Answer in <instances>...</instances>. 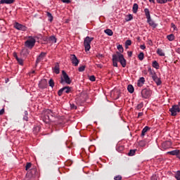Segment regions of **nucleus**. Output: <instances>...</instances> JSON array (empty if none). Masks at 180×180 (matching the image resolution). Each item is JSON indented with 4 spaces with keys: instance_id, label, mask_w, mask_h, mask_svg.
Returning a JSON list of instances; mask_svg holds the SVG:
<instances>
[{
    "instance_id": "31",
    "label": "nucleus",
    "mask_w": 180,
    "mask_h": 180,
    "mask_svg": "<svg viewBox=\"0 0 180 180\" xmlns=\"http://www.w3.org/2000/svg\"><path fill=\"white\" fill-rule=\"evenodd\" d=\"M152 65L153 68H156V70H158V68H160V65L158 63L157 61H153Z\"/></svg>"
},
{
    "instance_id": "12",
    "label": "nucleus",
    "mask_w": 180,
    "mask_h": 180,
    "mask_svg": "<svg viewBox=\"0 0 180 180\" xmlns=\"http://www.w3.org/2000/svg\"><path fill=\"white\" fill-rule=\"evenodd\" d=\"M42 120L44 123H50L51 122V119H50V115H46L45 112L44 116L42 117Z\"/></svg>"
},
{
    "instance_id": "32",
    "label": "nucleus",
    "mask_w": 180,
    "mask_h": 180,
    "mask_svg": "<svg viewBox=\"0 0 180 180\" xmlns=\"http://www.w3.org/2000/svg\"><path fill=\"white\" fill-rule=\"evenodd\" d=\"M132 19H133V15L129 14V15H127L125 20H126V22H130V20H132Z\"/></svg>"
},
{
    "instance_id": "25",
    "label": "nucleus",
    "mask_w": 180,
    "mask_h": 180,
    "mask_svg": "<svg viewBox=\"0 0 180 180\" xmlns=\"http://www.w3.org/2000/svg\"><path fill=\"white\" fill-rule=\"evenodd\" d=\"M40 132V127L39 126H35L33 128V133L34 134H37V133Z\"/></svg>"
},
{
    "instance_id": "44",
    "label": "nucleus",
    "mask_w": 180,
    "mask_h": 180,
    "mask_svg": "<svg viewBox=\"0 0 180 180\" xmlns=\"http://www.w3.org/2000/svg\"><path fill=\"white\" fill-rule=\"evenodd\" d=\"M175 178L177 180H180V171H177V172L175 174Z\"/></svg>"
},
{
    "instance_id": "5",
    "label": "nucleus",
    "mask_w": 180,
    "mask_h": 180,
    "mask_svg": "<svg viewBox=\"0 0 180 180\" xmlns=\"http://www.w3.org/2000/svg\"><path fill=\"white\" fill-rule=\"evenodd\" d=\"M169 112L172 116H176L180 112V108L178 105H172V108L169 109Z\"/></svg>"
},
{
    "instance_id": "42",
    "label": "nucleus",
    "mask_w": 180,
    "mask_h": 180,
    "mask_svg": "<svg viewBox=\"0 0 180 180\" xmlns=\"http://www.w3.org/2000/svg\"><path fill=\"white\" fill-rule=\"evenodd\" d=\"M32 167V163L27 162L26 166H25V171H27L28 169H30Z\"/></svg>"
},
{
    "instance_id": "21",
    "label": "nucleus",
    "mask_w": 180,
    "mask_h": 180,
    "mask_svg": "<svg viewBox=\"0 0 180 180\" xmlns=\"http://www.w3.org/2000/svg\"><path fill=\"white\" fill-rule=\"evenodd\" d=\"M148 130H150V127H145L142 129L141 137H144V136H146V133L148 132Z\"/></svg>"
},
{
    "instance_id": "35",
    "label": "nucleus",
    "mask_w": 180,
    "mask_h": 180,
    "mask_svg": "<svg viewBox=\"0 0 180 180\" xmlns=\"http://www.w3.org/2000/svg\"><path fill=\"white\" fill-rule=\"evenodd\" d=\"M49 40L52 41V43H57V39L54 36L50 37Z\"/></svg>"
},
{
    "instance_id": "36",
    "label": "nucleus",
    "mask_w": 180,
    "mask_h": 180,
    "mask_svg": "<svg viewBox=\"0 0 180 180\" xmlns=\"http://www.w3.org/2000/svg\"><path fill=\"white\" fill-rule=\"evenodd\" d=\"M49 84L51 88H54V80H53V79H49Z\"/></svg>"
},
{
    "instance_id": "37",
    "label": "nucleus",
    "mask_w": 180,
    "mask_h": 180,
    "mask_svg": "<svg viewBox=\"0 0 180 180\" xmlns=\"http://www.w3.org/2000/svg\"><path fill=\"white\" fill-rule=\"evenodd\" d=\"M143 106H144V104L143 103H140L136 105V109H137V110H140V109L143 108Z\"/></svg>"
},
{
    "instance_id": "56",
    "label": "nucleus",
    "mask_w": 180,
    "mask_h": 180,
    "mask_svg": "<svg viewBox=\"0 0 180 180\" xmlns=\"http://www.w3.org/2000/svg\"><path fill=\"white\" fill-rule=\"evenodd\" d=\"M13 57H15V58L16 60H18V58H19L18 57V53H16V52H14V53H13Z\"/></svg>"
},
{
    "instance_id": "28",
    "label": "nucleus",
    "mask_w": 180,
    "mask_h": 180,
    "mask_svg": "<svg viewBox=\"0 0 180 180\" xmlns=\"http://www.w3.org/2000/svg\"><path fill=\"white\" fill-rule=\"evenodd\" d=\"M63 88V92H65V94H70L71 92V87L70 86H65Z\"/></svg>"
},
{
    "instance_id": "14",
    "label": "nucleus",
    "mask_w": 180,
    "mask_h": 180,
    "mask_svg": "<svg viewBox=\"0 0 180 180\" xmlns=\"http://www.w3.org/2000/svg\"><path fill=\"white\" fill-rule=\"evenodd\" d=\"M45 115H47L48 116H51V117H54L56 116V112H53V110L48 109L45 111Z\"/></svg>"
},
{
    "instance_id": "22",
    "label": "nucleus",
    "mask_w": 180,
    "mask_h": 180,
    "mask_svg": "<svg viewBox=\"0 0 180 180\" xmlns=\"http://www.w3.org/2000/svg\"><path fill=\"white\" fill-rule=\"evenodd\" d=\"M116 150H117V151H118V153H122V151H123V150H124V146L117 145Z\"/></svg>"
},
{
    "instance_id": "9",
    "label": "nucleus",
    "mask_w": 180,
    "mask_h": 180,
    "mask_svg": "<svg viewBox=\"0 0 180 180\" xmlns=\"http://www.w3.org/2000/svg\"><path fill=\"white\" fill-rule=\"evenodd\" d=\"M15 29H17V30H22V32H26L27 30V27L19 22H15L14 25Z\"/></svg>"
},
{
    "instance_id": "50",
    "label": "nucleus",
    "mask_w": 180,
    "mask_h": 180,
    "mask_svg": "<svg viewBox=\"0 0 180 180\" xmlns=\"http://www.w3.org/2000/svg\"><path fill=\"white\" fill-rule=\"evenodd\" d=\"M114 179H115V180H122V176H121V175L115 176L114 177Z\"/></svg>"
},
{
    "instance_id": "17",
    "label": "nucleus",
    "mask_w": 180,
    "mask_h": 180,
    "mask_svg": "<svg viewBox=\"0 0 180 180\" xmlns=\"http://www.w3.org/2000/svg\"><path fill=\"white\" fill-rule=\"evenodd\" d=\"M147 22L150 26H151V27H153V29H155V27H157V24H155V22H154V21L151 20V18L148 19Z\"/></svg>"
},
{
    "instance_id": "52",
    "label": "nucleus",
    "mask_w": 180,
    "mask_h": 180,
    "mask_svg": "<svg viewBox=\"0 0 180 180\" xmlns=\"http://www.w3.org/2000/svg\"><path fill=\"white\" fill-rule=\"evenodd\" d=\"M168 2V0H160L159 1V4H167Z\"/></svg>"
},
{
    "instance_id": "11",
    "label": "nucleus",
    "mask_w": 180,
    "mask_h": 180,
    "mask_svg": "<svg viewBox=\"0 0 180 180\" xmlns=\"http://www.w3.org/2000/svg\"><path fill=\"white\" fill-rule=\"evenodd\" d=\"M39 88L41 89H46V88H47V79H41L39 83Z\"/></svg>"
},
{
    "instance_id": "20",
    "label": "nucleus",
    "mask_w": 180,
    "mask_h": 180,
    "mask_svg": "<svg viewBox=\"0 0 180 180\" xmlns=\"http://www.w3.org/2000/svg\"><path fill=\"white\" fill-rule=\"evenodd\" d=\"M157 54L160 56V57H165V53H164V51L161 49H157Z\"/></svg>"
},
{
    "instance_id": "13",
    "label": "nucleus",
    "mask_w": 180,
    "mask_h": 180,
    "mask_svg": "<svg viewBox=\"0 0 180 180\" xmlns=\"http://www.w3.org/2000/svg\"><path fill=\"white\" fill-rule=\"evenodd\" d=\"M171 146H172V143L169 141L163 142L162 144V146L163 147V148H165V150H167V148H169Z\"/></svg>"
},
{
    "instance_id": "10",
    "label": "nucleus",
    "mask_w": 180,
    "mask_h": 180,
    "mask_svg": "<svg viewBox=\"0 0 180 180\" xmlns=\"http://www.w3.org/2000/svg\"><path fill=\"white\" fill-rule=\"evenodd\" d=\"M46 56H47V53L41 52L37 58L36 65H37V64H39L40 62L43 61Z\"/></svg>"
},
{
    "instance_id": "62",
    "label": "nucleus",
    "mask_w": 180,
    "mask_h": 180,
    "mask_svg": "<svg viewBox=\"0 0 180 180\" xmlns=\"http://www.w3.org/2000/svg\"><path fill=\"white\" fill-rule=\"evenodd\" d=\"M148 44L153 46V41H151V39L148 40Z\"/></svg>"
},
{
    "instance_id": "23",
    "label": "nucleus",
    "mask_w": 180,
    "mask_h": 180,
    "mask_svg": "<svg viewBox=\"0 0 180 180\" xmlns=\"http://www.w3.org/2000/svg\"><path fill=\"white\" fill-rule=\"evenodd\" d=\"M167 39L169 41H174V40H175V35H174V34H169L167 36Z\"/></svg>"
},
{
    "instance_id": "40",
    "label": "nucleus",
    "mask_w": 180,
    "mask_h": 180,
    "mask_svg": "<svg viewBox=\"0 0 180 180\" xmlns=\"http://www.w3.org/2000/svg\"><path fill=\"white\" fill-rule=\"evenodd\" d=\"M148 72H150L151 77L153 78L155 75H156L157 74H155V72L151 70V68L148 69Z\"/></svg>"
},
{
    "instance_id": "45",
    "label": "nucleus",
    "mask_w": 180,
    "mask_h": 180,
    "mask_svg": "<svg viewBox=\"0 0 180 180\" xmlns=\"http://www.w3.org/2000/svg\"><path fill=\"white\" fill-rule=\"evenodd\" d=\"M16 60H17L18 63L20 64V65H23V59L18 58Z\"/></svg>"
},
{
    "instance_id": "7",
    "label": "nucleus",
    "mask_w": 180,
    "mask_h": 180,
    "mask_svg": "<svg viewBox=\"0 0 180 180\" xmlns=\"http://www.w3.org/2000/svg\"><path fill=\"white\" fill-rule=\"evenodd\" d=\"M36 174H37V169H32L30 172H29L26 176L29 178V179L33 180L36 178Z\"/></svg>"
},
{
    "instance_id": "18",
    "label": "nucleus",
    "mask_w": 180,
    "mask_h": 180,
    "mask_svg": "<svg viewBox=\"0 0 180 180\" xmlns=\"http://www.w3.org/2000/svg\"><path fill=\"white\" fill-rule=\"evenodd\" d=\"M13 2H15V0H0V5L4 4L11 5V4H13Z\"/></svg>"
},
{
    "instance_id": "57",
    "label": "nucleus",
    "mask_w": 180,
    "mask_h": 180,
    "mask_svg": "<svg viewBox=\"0 0 180 180\" xmlns=\"http://www.w3.org/2000/svg\"><path fill=\"white\" fill-rule=\"evenodd\" d=\"M143 115H144V113H143V112H139V114H138V119H139V117H141V116H143Z\"/></svg>"
},
{
    "instance_id": "53",
    "label": "nucleus",
    "mask_w": 180,
    "mask_h": 180,
    "mask_svg": "<svg viewBox=\"0 0 180 180\" xmlns=\"http://www.w3.org/2000/svg\"><path fill=\"white\" fill-rule=\"evenodd\" d=\"M70 108L71 109H77V105H75V104H70Z\"/></svg>"
},
{
    "instance_id": "30",
    "label": "nucleus",
    "mask_w": 180,
    "mask_h": 180,
    "mask_svg": "<svg viewBox=\"0 0 180 180\" xmlns=\"http://www.w3.org/2000/svg\"><path fill=\"white\" fill-rule=\"evenodd\" d=\"M138 58H139V60H140V61H143V60H144V53L141 52V53L138 55Z\"/></svg>"
},
{
    "instance_id": "3",
    "label": "nucleus",
    "mask_w": 180,
    "mask_h": 180,
    "mask_svg": "<svg viewBox=\"0 0 180 180\" xmlns=\"http://www.w3.org/2000/svg\"><path fill=\"white\" fill-rule=\"evenodd\" d=\"M60 82L61 84H64V82H65V84H68V85H70V84L72 82L71 79H70V77L68 75H67V72H65V70L62 71V77H60Z\"/></svg>"
},
{
    "instance_id": "55",
    "label": "nucleus",
    "mask_w": 180,
    "mask_h": 180,
    "mask_svg": "<svg viewBox=\"0 0 180 180\" xmlns=\"http://www.w3.org/2000/svg\"><path fill=\"white\" fill-rule=\"evenodd\" d=\"M5 113V109L2 108L1 110H0V115H2Z\"/></svg>"
},
{
    "instance_id": "24",
    "label": "nucleus",
    "mask_w": 180,
    "mask_h": 180,
    "mask_svg": "<svg viewBox=\"0 0 180 180\" xmlns=\"http://www.w3.org/2000/svg\"><path fill=\"white\" fill-rule=\"evenodd\" d=\"M167 154H169L170 155H178V154H179V150H172L168 152Z\"/></svg>"
},
{
    "instance_id": "19",
    "label": "nucleus",
    "mask_w": 180,
    "mask_h": 180,
    "mask_svg": "<svg viewBox=\"0 0 180 180\" xmlns=\"http://www.w3.org/2000/svg\"><path fill=\"white\" fill-rule=\"evenodd\" d=\"M145 15L146 17V19H151V15H150V10L148 8H145L144 9Z\"/></svg>"
},
{
    "instance_id": "48",
    "label": "nucleus",
    "mask_w": 180,
    "mask_h": 180,
    "mask_svg": "<svg viewBox=\"0 0 180 180\" xmlns=\"http://www.w3.org/2000/svg\"><path fill=\"white\" fill-rule=\"evenodd\" d=\"M126 46H131V40L127 39L125 42Z\"/></svg>"
},
{
    "instance_id": "4",
    "label": "nucleus",
    "mask_w": 180,
    "mask_h": 180,
    "mask_svg": "<svg viewBox=\"0 0 180 180\" xmlns=\"http://www.w3.org/2000/svg\"><path fill=\"white\" fill-rule=\"evenodd\" d=\"M94 40V37H86L84 40V46L85 51H89L91 50V43Z\"/></svg>"
},
{
    "instance_id": "16",
    "label": "nucleus",
    "mask_w": 180,
    "mask_h": 180,
    "mask_svg": "<svg viewBox=\"0 0 180 180\" xmlns=\"http://www.w3.org/2000/svg\"><path fill=\"white\" fill-rule=\"evenodd\" d=\"M53 72H55V74H60V64L58 63H55Z\"/></svg>"
},
{
    "instance_id": "27",
    "label": "nucleus",
    "mask_w": 180,
    "mask_h": 180,
    "mask_svg": "<svg viewBox=\"0 0 180 180\" xmlns=\"http://www.w3.org/2000/svg\"><path fill=\"white\" fill-rule=\"evenodd\" d=\"M105 33L108 34V36H113V31L110 29H107L104 30Z\"/></svg>"
},
{
    "instance_id": "33",
    "label": "nucleus",
    "mask_w": 180,
    "mask_h": 180,
    "mask_svg": "<svg viewBox=\"0 0 180 180\" xmlns=\"http://www.w3.org/2000/svg\"><path fill=\"white\" fill-rule=\"evenodd\" d=\"M117 50H119L120 54H122V53H123V51H124V49H123V46H122L120 44L117 46Z\"/></svg>"
},
{
    "instance_id": "63",
    "label": "nucleus",
    "mask_w": 180,
    "mask_h": 180,
    "mask_svg": "<svg viewBox=\"0 0 180 180\" xmlns=\"http://www.w3.org/2000/svg\"><path fill=\"white\" fill-rule=\"evenodd\" d=\"M139 144H140V146H144V142L143 141H141L139 143Z\"/></svg>"
},
{
    "instance_id": "38",
    "label": "nucleus",
    "mask_w": 180,
    "mask_h": 180,
    "mask_svg": "<svg viewBox=\"0 0 180 180\" xmlns=\"http://www.w3.org/2000/svg\"><path fill=\"white\" fill-rule=\"evenodd\" d=\"M46 16L49 18V21L53 22V15L50 12H46Z\"/></svg>"
},
{
    "instance_id": "39",
    "label": "nucleus",
    "mask_w": 180,
    "mask_h": 180,
    "mask_svg": "<svg viewBox=\"0 0 180 180\" xmlns=\"http://www.w3.org/2000/svg\"><path fill=\"white\" fill-rule=\"evenodd\" d=\"M134 154H136V150H130L128 153V155L132 157V155H134Z\"/></svg>"
},
{
    "instance_id": "43",
    "label": "nucleus",
    "mask_w": 180,
    "mask_h": 180,
    "mask_svg": "<svg viewBox=\"0 0 180 180\" xmlns=\"http://www.w3.org/2000/svg\"><path fill=\"white\" fill-rule=\"evenodd\" d=\"M85 68H86V66L82 65L79 68L78 70L79 72H83V71H85Z\"/></svg>"
},
{
    "instance_id": "15",
    "label": "nucleus",
    "mask_w": 180,
    "mask_h": 180,
    "mask_svg": "<svg viewBox=\"0 0 180 180\" xmlns=\"http://www.w3.org/2000/svg\"><path fill=\"white\" fill-rule=\"evenodd\" d=\"M144 82H146V79H144V77H140L138 80L137 86L141 87L144 85Z\"/></svg>"
},
{
    "instance_id": "6",
    "label": "nucleus",
    "mask_w": 180,
    "mask_h": 180,
    "mask_svg": "<svg viewBox=\"0 0 180 180\" xmlns=\"http://www.w3.org/2000/svg\"><path fill=\"white\" fill-rule=\"evenodd\" d=\"M141 96L143 98V99H148L150 96H151V90L150 89H143L141 92Z\"/></svg>"
},
{
    "instance_id": "34",
    "label": "nucleus",
    "mask_w": 180,
    "mask_h": 180,
    "mask_svg": "<svg viewBox=\"0 0 180 180\" xmlns=\"http://www.w3.org/2000/svg\"><path fill=\"white\" fill-rule=\"evenodd\" d=\"M154 82H155V84L158 86H160V85H161V84H162V82H161V79H160L158 77L155 80H154Z\"/></svg>"
},
{
    "instance_id": "26",
    "label": "nucleus",
    "mask_w": 180,
    "mask_h": 180,
    "mask_svg": "<svg viewBox=\"0 0 180 180\" xmlns=\"http://www.w3.org/2000/svg\"><path fill=\"white\" fill-rule=\"evenodd\" d=\"M127 90L130 94H133V92H134V87H133V85L129 84L127 86Z\"/></svg>"
},
{
    "instance_id": "61",
    "label": "nucleus",
    "mask_w": 180,
    "mask_h": 180,
    "mask_svg": "<svg viewBox=\"0 0 180 180\" xmlns=\"http://www.w3.org/2000/svg\"><path fill=\"white\" fill-rule=\"evenodd\" d=\"M150 180H157V176H152Z\"/></svg>"
},
{
    "instance_id": "2",
    "label": "nucleus",
    "mask_w": 180,
    "mask_h": 180,
    "mask_svg": "<svg viewBox=\"0 0 180 180\" xmlns=\"http://www.w3.org/2000/svg\"><path fill=\"white\" fill-rule=\"evenodd\" d=\"M34 44H36V39L32 36L28 37V39L25 42V46L27 49H33Z\"/></svg>"
},
{
    "instance_id": "64",
    "label": "nucleus",
    "mask_w": 180,
    "mask_h": 180,
    "mask_svg": "<svg viewBox=\"0 0 180 180\" xmlns=\"http://www.w3.org/2000/svg\"><path fill=\"white\" fill-rule=\"evenodd\" d=\"M149 2H152V4H155V0H149Z\"/></svg>"
},
{
    "instance_id": "46",
    "label": "nucleus",
    "mask_w": 180,
    "mask_h": 180,
    "mask_svg": "<svg viewBox=\"0 0 180 180\" xmlns=\"http://www.w3.org/2000/svg\"><path fill=\"white\" fill-rule=\"evenodd\" d=\"M63 92H64V89L63 88H62L60 90H58V96H61V95H63Z\"/></svg>"
},
{
    "instance_id": "8",
    "label": "nucleus",
    "mask_w": 180,
    "mask_h": 180,
    "mask_svg": "<svg viewBox=\"0 0 180 180\" xmlns=\"http://www.w3.org/2000/svg\"><path fill=\"white\" fill-rule=\"evenodd\" d=\"M70 60L71 63L75 67H77V65L79 64V60H78V58L75 54L70 55Z\"/></svg>"
},
{
    "instance_id": "41",
    "label": "nucleus",
    "mask_w": 180,
    "mask_h": 180,
    "mask_svg": "<svg viewBox=\"0 0 180 180\" xmlns=\"http://www.w3.org/2000/svg\"><path fill=\"white\" fill-rule=\"evenodd\" d=\"M148 72H150L151 77L153 78L155 75H156L157 74H155V72L151 70V68L148 69Z\"/></svg>"
},
{
    "instance_id": "60",
    "label": "nucleus",
    "mask_w": 180,
    "mask_h": 180,
    "mask_svg": "<svg viewBox=\"0 0 180 180\" xmlns=\"http://www.w3.org/2000/svg\"><path fill=\"white\" fill-rule=\"evenodd\" d=\"M158 78V77L156 75L153 76V77H152V79H153V81H155Z\"/></svg>"
},
{
    "instance_id": "49",
    "label": "nucleus",
    "mask_w": 180,
    "mask_h": 180,
    "mask_svg": "<svg viewBox=\"0 0 180 180\" xmlns=\"http://www.w3.org/2000/svg\"><path fill=\"white\" fill-rule=\"evenodd\" d=\"M89 79H90V81H91L92 82H94V81H96V78L95 77V76L91 75V76H90Z\"/></svg>"
},
{
    "instance_id": "51",
    "label": "nucleus",
    "mask_w": 180,
    "mask_h": 180,
    "mask_svg": "<svg viewBox=\"0 0 180 180\" xmlns=\"http://www.w3.org/2000/svg\"><path fill=\"white\" fill-rule=\"evenodd\" d=\"M63 4H71V0H61Z\"/></svg>"
},
{
    "instance_id": "54",
    "label": "nucleus",
    "mask_w": 180,
    "mask_h": 180,
    "mask_svg": "<svg viewBox=\"0 0 180 180\" xmlns=\"http://www.w3.org/2000/svg\"><path fill=\"white\" fill-rule=\"evenodd\" d=\"M96 57H97L98 58H103V55H102V54H101V53H98V54L96 55Z\"/></svg>"
},
{
    "instance_id": "59",
    "label": "nucleus",
    "mask_w": 180,
    "mask_h": 180,
    "mask_svg": "<svg viewBox=\"0 0 180 180\" xmlns=\"http://www.w3.org/2000/svg\"><path fill=\"white\" fill-rule=\"evenodd\" d=\"M131 56H133V52H131V51H128V56H129V57H131Z\"/></svg>"
},
{
    "instance_id": "47",
    "label": "nucleus",
    "mask_w": 180,
    "mask_h": 180,
    "mask_svg": "<svg viewBox=\"0 0 180 180\" xmlns=\"http://www.w3.org/2000/svg\"><path fill=\"white\" fill-rule=\"evenodd\" d=\"M25 115L23 120H25V122H27L29 120V117H27V111H25Z\"/></svg>"
},
{
    "instance_id": "1",
    "label": "nucleus",
    "mask_w": 180,
    "mask_h": 180,
    "mask_svg": "<svg viewBox=\"0 0 180 180\" xmlns=\"http://www.w3.org/2000/svg\"><path fill=\"white\" fill-rule=\"evenodd\" d=\"M117 61H119V63H120V64L123 68H126L127 62L124 59V56H123V54L120 53V52H119V51H117L116 54L112 55V65H113V67H117Z\"/></svg>"
},
{
    "instance_id": "29",
    "label": "nucleus",
    "mask_w": 180,
    "mask_h": 180,
    "mask_svg": "<svg viewBox=\"0 0 180 180\" xmlns=\"http://www.w3.org/2000/svg\"><path fill=\"white\" fill-rule=\"evenodd\" d=\"M132 9L134 13H137V11H139V4H134Z\"/></svg>"
},
{
    "instance_id": "58",
    "label": "nucleus",
    "mask_w": 180,
    "mask_h": 180,
    "mask_svg": "<svg viewBox=\"0 0 180 180\" xmlns=\"http://www.w3.org/2000/svg\"><path fill=\"white\" fill-rule=\"evenodd\" d=\"M140 49H141V50H146V45H141Z\"/></svg>"
}]
</instances>
